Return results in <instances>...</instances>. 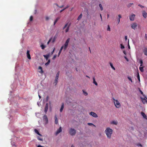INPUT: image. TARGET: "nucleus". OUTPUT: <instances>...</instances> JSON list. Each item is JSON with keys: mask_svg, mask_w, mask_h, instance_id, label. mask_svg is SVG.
I'll list each match as a JSON object with an SVG mask.
<instances>
[{"mask_svg": "<svg viewBox=\"0 0 147 147\" xmlns=\"http://www.w3.org/2000/svg\"><path fill=\"white\" fill-rule=\"evenodd\" d=\"M113 130L109 127H107L105 131V133L106 134L107 137L109 139H111V134L113 133Z\"/></svg>", "mask_w": 147, "mask_h": 147, "instance_id": "1", "label": "nucleus"}, {"mask_svg": "<svg viewBox=\"0 0 147 147\" xmlns=\"http://www.w3.org/2000/svg\"><path fill=\"white\" fill-rule=\"evenodd\" d=\"M69 40L70 38H67L64 44V46H63V49L64 51H65L67 47L68 43L69 42Z\"/></svg>", "mask_w": 147, "mask_h": 147, "instance_id": "2", "label": "nucleus"}, {"mask_svg": "<svg viewBox=\"0 0 147 147\" xmlns=\"http://www.w3.org/2000/svg\"><path fill=\"white\" fill-rule=\"evenodd\" d=\"M76 133V131L75 129L74 128H71L69 131V133L71 136H74Z\"/></svg>", "mask_w": 147, "mask_h": 147, "instance_id": "3", "label": "nucleus"}, {"mask_svg": "<svg viewBox=\"0 0 147 147\" xmlns=\"http://www.w3.org/2000/svg\"><path fill=\"white\" fill-rule=\"evenodd\" d=\"M138 24L136 23H133L131 24V28L135 30L137 29Z\"/></svg>", "mask_w": 147, "mask_h": 147, "instance_id": "4", "label": "nucleus"}, {"mask_svg": "<svg viewBox=\"0 0 147 147\" xmlns=\"http://www.w3.org/2000/svg\"><path fill=\"white\" fill-rule=\"evenodd\" d=\"M113 99L114 101V105L117 108H119V103L117 100H115L113 98Z\"/></svg>", "mask_w": 147, "mask_h": 147, "instance_id": "5", "label": "nucleus"}, {"mask_svg": "<svg viewBox=\"0 0 147 147\" xmlns=\"http://www.w3.org/2000/svg\"><path fill=\"white\" fill-rule=\"evenodd\" d=\"M144 97H141L142 101L144 104H145L147 103V98L145 96H143Z\"/></svg>", "mask_w": 147, "mask_h": 147, "instance_id": "6", "label": "nucleus"}, {"mask_svg": "<svg viewBox=\"0 0 147 147\" xmlns=\"http://www.w3.org/2000/svg\"><path fill=\"white\" fill-rule=\"evenodd\" d=\"M135 14H131L130 16H129V19L131 21H134V18L135 17Z\"/></svg>", "mask_w": 147, "mask_h": 147, "instance_id": "7", "label": "nucleus"}, {"mask_svg": "<svg viewBox=\"0 0 147 147\" xmlns=\"http://www.w3.org/2000/svg\"><path fill=\"white\" fill-rule=\"evenodd\" d=\"M142 14L144 18H146L147 17V13L145 11L143 10L142 11Z\"/></svg>", "mask_w": 147, "mask_h": 147, "instance_id": "8", "label": "nucleus"}, {"mask_svg": "<svg viewBox=\"0 0 147 147\" xmlns=\"http://www.w3.org/2000/svg\"><path fill=\"white\" fill-rule=\"evenodd\" d=\"M43 119L45 121V122L47 124L48 122V120L47 116L46 115H45L43 117Z\"/></svg>", "mask_w": 147, "mask_h": 147, "instance_id": "9", "label": "nucleus"}, {"mask_svg": "<svg viewBox=\"0 0 147 147\" xmlns=\"http://www.w3.org/2000/svg\"><path fill=\"white\" fill-rule=\"evenodd\" d=\"M90 114L94 117H98L97 115L95 113L93 112H90Z\"/></svg>", "mask_w": 147, "mask_h": 147, "instance_id": "10", "label": "nucleus"}, {"mask_svg": "<svg viewBox=\"0 0 147 147\" xmlns=\"http://www.w3.org/2000/svg\"><path fill=\"white\" fill-rule=\"evenodd\" d=\"M27 57L29 59H31L30 55V51L27 50L26 53Z\"/></svg>", "mask_w": 147, "mask_h": 147, "instance_id": "11", "label": "nucleus"}, {"mask_svg": "<svg viewBox=\"0 0 147 147\" xmlns=\"http://www.w3.org/2000/svg\"><path fill=\"white\" fill-rule=\"evenodd\" d=\"M62 131L61 127H60L59 129H58L56 131L55 133V135H57L59 133L61 132Z\"/></svg>", "mask_w": 147, "mask_h": 147, "instance_id": "12", "label": "nucleus"}, {"mask_svg": "<svg viewBox=\"0 0 147 147\" xmlns=\"http://www.w3.org/2000/svg\"><path fill=\"white\" fill-rule=\"evenodd\" d=\"M49 104L48 103H47L46 105V106L45 108V112L46 113L48 108Z\"/></svg>", "mask_w": 147, "mask_h": 147, "instance_id": "13", "label": "nucleus"}, {"mask_svg": "<svg viewBox=\"0 0 147 147\" xmlns=\"http://www.w3.org/2000/svg\"><path fill=\"white\" fill-rule=\"evenodd\" d=\"M50 55V53H49L48 54H47L46 55H44L43 56L46 59V60H48V59Z\"/></svg>", "mask_w": 147, "mask_h": 147, "instance_id": "14", "label": "nucleus"}, {"mask_svg": "<svg viewBox=\"0 0 147 147\" xmlns=\"http://www.w3.org/2000/svg\"><path fill=\"white\" fill-rule=\"evenodd\" d=\"M141 114L143 117L146 119H147V116L143 112L141 113Z\"/></svg>", "mask_w": 147, "mask_h": 147, "instance_id": "15", "label": "nucleus"}, {"mask_svg": "<svg viewBox=\"0 0 147 147\" xmlns=\"http://www.w3.org/2000/svg\"><path fill=\"white\" fill-rule=\"evenodd\" d=\"M38 69L40 70V71H39V72L40 73L42 74L44 72V71L42 69V67L41 66H39L38 68Z\"/></svg>", "mask_w": 147, "mask_h": 147, "instance_id": "16", "label": "nucleus"}, {"mask_svg": "<svg viewBox=\"0 0 147 147\" xmlns=\"http://www.w3.org/2000/svg\"><path fill=\"white\" fill-rule=\"evenodd\" d=\"M143 52L145 55L147 56V48H145L143 50Z\"/></svg>", "mask_w": 147, "mask_h": 147, "instance_id": "17", "label": "nucleus"}, {"mask_svg": "<svg viewBox=\"0 0 147 147\" xmlns=\"http://www.w3.org/2000/svg\"><path fill=\"white\" fill-rule=\"evenodd\" d=\"M63 46H62L61 47V48L60 49V50L59 51V53L58 54V57H59V55H60L62 49H63Z\"/></svg>", "mask_w": 147, "mask_h": 147, "instance_id": "18", "label": "nucleus"}, {"mask_svg": "<svg viewBox=\"0 0 147 147\" xmlns=\"http://www.w3.org/2000/svg\"><path fill=\"white\" fill-rule=\"evenodd\" d=\"M64 104L63 103L62 104L61 108L60 110V111L61 112H62V111L64 108Z\"/></svg>", "mask_w": 147, "mask_h": 147, "instance_id": "19", "label": "nucleus"}, {"mask_svg": "<svg viewBox=\"0 0 147 147\" xmlns=\"http://www.w3.org/2000/svg\"><path fill=\"white\" fill-rule=\"evenodd\" d=\"M55 123L56 124H57L58 123V121L56 115H55Z\"/></svg>", "mask_w": 147, "mask_h": 147, "instance_id": "20", "label": "nucleus"}, {"mask_svg": "<svg viewBox=\"0 0 147 147\" xmlns=\"http://www.w3.org/2000/svg\"><path fill=\"white\" fill-rule=\"evenodd\" d=\"M60 18V17H57L56 20H55L54 23V25H55L56 24V23H57V22L58 20H59Z\"/></svg>", "mask_w": 147, "mask_h": 147, "instance_id": "21", "label": "nucleus"}, {"mask_svg": "<svg viewBox=\"0 0 147 147\" xmlns=\"http://www.w3.org/2000/svg\"><path fill=\"white\" fill-rule=\"evenodd\" d=\"M93 83L96 86L98 85V84L97 82L95 81V79L94 77H93Z\"/></svg>", "mask_w": 147, "mask_h": 147, "instance_id": "22", "label": "nucleus"}, {"mask_svg": "<svg viewBox=\"0 0 147 147\" xmlns=\"http://www.w3.org/2000/svg\"><path fill=\"white\" fill-rule=\"evenodd\" d=\"M34 131H35V132L38 135H39L40 136H42V135L39 133L38 131V130L37 129H34Z\"/></svg>", "mask_w": 147, "mask_h": 147, "instance_id": "23", "label": "nucleus"}, {"mask_svg": "<svg viewBox=\"0 0 147 147\" xmlns=\"http://www.w3.org/2000/svg\"><path fill=\"white\" fill-rule=\"evenodd\" d=\"M59 71L57 73L56 76L55 77V79L58 80V78L59 77Z\"/></svg>", "mask_w": 147, "mask_h": 147, "instance_id": "24", "label": "nucleus"}, {"mask_svg": "<svg viewBox=\"0 0 147 147\" xmlns=\"http://www.w3.org/2000/svg\"><path fill=\"white\" fill-rule=\"evenodd\" d=\"M70 25H71V24L70 23L65 30L66 32H67L69 31V27Z\"/></svg>", "mask_w": 147, "mask_h": 147, "instance_id": "25", "label": "nucleus"}, {"mask_svg": "<svg viewBox=\"0 0 147 147\" xmlns=\"http://www.w3.org/2000/svg\"><path fill=\"white\" fill-rule=\"evenodd\" d=\"M111 123L116 125L117 124V122L116 121H113L111 122Z\"/></svg>", "mask_w": 147, "mask_h": 147, "instance_id": "26", "label": "nucleus"}, {"mask_svg": "<svg viewBox=\"0 0 147 147\" xmlns=\"http://www.w3.org/2000/svg\"><path fill=\"white\" fill-rule=\"evenodd\" d=\"M143 68H144V67L142 66H141V67L140 66V67L139 69H140V71L141 72H143V71H144Z\"/></svg>", "mask_w": 147, "mask_h": 147, "instance_id": "27", "label": "nucleus"}, {"mask_svg": "<svg viewBox=\"0 0 147 147\" xmlns=\"http://www.w3.org/2000/svg\"><path fill=\"white\" fill-rule=\"evenodd\" d=\"M110 65L111 67L114 70H115V68L113 67V65L112 64V63H111L110 62Z\"/></svg>", "mask_w": 147, "mask_h": 147, "instance_id": "28", "label": "nucleus"}, {"mask_svg": "<svg viewBox=\"0 0 147 147\" xmlns=\"http://www.w3.org/2000/svg\"><path fill=\"white\" fill-rule=\"evenodd\" d=\"M40 47H41V49H44L46 47L43 44H42L41 45Z\"/></svg>", "mask_w": 147, "mask_h": 147, "instance_id": "29", "label": "nucleus"}, {"mask_svg": "<svg viewBox=\"0 0 147 147\" xmlns=\"http://www.w3.org/2000/svg\"><path fill=\"white\" fill-rule=\"evenodd\" d=\"M137 77L138 79L139 82H140V77L139 74L138 72L137 73Z\"/></svg>", "mask_w": 147, "mask_h": 147, "instance_id": "30", "label": "nucleus"}, {"mask_svg": "<svg viewBox=\"0 0 147 147\" xmlns=\"http://www.w3.org/2000/svg\"><path fill=\"white\" fill-rule=\"evenodd\" d=\"M99 5L100 8V10L101 11H102L103 10V9L101 4H99Z\"/></svg>", "mask_w": 147, "mask_h": 147, "instance_id": "31", "label": "nucleus"}, {"mask_svg": "<svg viewBox=\"0 0 147 147\" xmlns=\"http://www.w3.org/2000/svg\"><path fill=\"white\" fill-rule=\"evenodd\" d=\"M82 17V14H81L80 15H79V16L78 17V18H77V20H80V19Z\"/></svg>", "mask_w": 147, "mask_h": 147, "instance_id": "32", "label": "nucleus"}, {"mask_svg": "<svg viewBox=\"0 0 147 147\" xmlns=\"http://www.w3.org/2000/svg\"><path fill=\"white\" fill-rule=\"evenodd\" d=\"M37 138L38 140H39L40 141H43V139L41 138H40V137L39 136L37 137Z\"/></svg>", "mask_w": 147, "mask_h": 147, "instance_id": "33", "label": "nucleus"}, {"mask_svg": "<svg viewBox=\"0 0 147 147\" xmlns=\"http://www.w3.org/2000/svg\"><path fill=\"white\" fill-rule=\"evenodd\" d=\"M83 94L84 95H85L86 96L87 95L88 93L87 92L84 91V90H83Z\"/></svg>", "mask_w": 147, "mask_h": 147, "instance_id": "34", "label": "nucleus"}, {"mask_svg": "<svg viewBox=\"0 0 147 147\" xmlns=\"http://www.w3.org/2000/svg\"><path fill=\"white\" fill-rule=\"evenodd\" d=\"M120 46L121 49H124L125 48L124 46L122 44H120Z\"/></svg>", "mask_w": 147, "mask_h": 147, "instance_id": "35", "label": "nucleus"}, {"mask_svg": "<svg viewBox=\"0 0 147 147\" xmlns=\"http://www.w3.org/2000/svg\"><path fill=\"white\" fill-rule=\"evenodd\" d=\"M140 66L141 67V66H142L143 62L142 61V60H140Z\"/></svg>", "mask_w": 147, "mask_h": 147, "instance_id": "36", "label": "nucleus"}, {"mask_svg": "<svg viewBox=\"0 0 147 147\" xmlns=\"http://www.w3.org/2000/svg\"><path fill=\"white\" fill-rule=\"evenodd\" d=\"M50 60L49 59L48 60L47 62L46 63H45V65H48L49 64V63H50Z\"/></svg>", "mask_w": 147, "mask_h": 147, "instance_id": "37", "label": "nucleus"}, {"mask_svg": "<svg viewBox=\"0 0 147 147\" xmlns=\"http://www.w3.org/2000/svg\"><path fill=\"white\" fill-rule=\"evenodd\" d=\"M68 25V23H66L65 24V25L64 27H63V29H64L65 28H66V27Z\"/></svg>", "mask_w": 147, "mask_h": 147, "instance_id": "38", "label": "nucleus"}, {"mask_svg": "<svg viewBox=\"0 0 147 147\" xmlns=\"http://www.w3.org/2000/svg\"><path fill=\"white\" fill-rule=\"evenodd\" d=\"M58 80L56 79H55V81H54V83L55 84V85L57 84V83L58 82Z\"/></svg>", "mask_w": 147, "mask_h": 147, "instance_id": "39", "label": "nucleus"}, {"mask_svg": "<svg viewBox=\"0 0 147 147\" xmlns=\"http://www.w3.org/2000/svg\"><path fill=\"white\" fill-rule=\"evenodd\" d=\"M33 19V17L32 16H31L30 17V21H32Z\"/></svg>", "mask_w": 147, "mask_h": 147, "instance_id": "40", "label": "nucleus"}, {"mask_svg": "<svg viewBox=\"0 0 147 147\" xmlns=\"http://www.w3.org/2000/svg\"><path fill=\"white\" fill-rule=\"evenodd\" d=\"M88 124L89 125H94V126H95V125H94L92 123H88Z\"/></svg>", "mask_w": 147, "mask_h": 147, "instance_id": "41", "label": "nucleus"}, {"mask_svg": "<svg viewBox=\"0 0 147 147\" xmlns=\"http://www.w3.org/2000/svg\"><path fill=\"white\" fill-rule=\"evenodd\" d=\"M140 92L141 94H142V95L143 96H145L144 95V94H143V92L141 90H140Z\"/></svg>", "mask_w": 147, "mask_h": 147, "instance_id": "42", "label": "nucleus"}, {"mask_svg": "<svg viewBox=\"0 0 147 147\" xmlns=\"http://www.w3.org/2000/svg\"><path fill=\"white\" fill-rule=\"evenodd\" d=\"M107 30L108 31H110V28L109 26V25H108Z\"/></svg>", "mask_w": 147, "mask_h": 147, "instance_id": "43", "label": "nucleus"}, {"mask_svg": "<svg viewBox=\"0 0 147 147\" xmlns=\"http://www.w3.org/2000/svg\"><path fill=\"white\" fill-rule=\"evenodd\" d=\"M56 57H57V55H55L53 56V58H52V59H53V60H54V59H55L56 58Z\"/></svg>", "mask_w": 147, "mask_h": 147, "instance_id": "44", "label": "nucleus"}, {"mask_svg": "<svg viewBox=\"0 0 147 147\" xmlns=\"http://www.w3.org/2000/svg\"><path fill=\"white\" fill-rule=\"evenodd\" d=\"M127 44H128V48L129 49H130V46H129V40L128 41Z\"/></svg>", "mask_w": 147, "mask_h": 147, "instance_id": "45", "label": "nucleus"}, {"mask_svg": "<svg viewBox=\"0 0 147 147\" xmlns=\"http://www.w3.org/2000/svg\"><path fill=\"white\" fill-rule=\"evenodd\" d=\"M46 20L47 21H48L49 19V18L47 16L45 17Z\"/></svg>", "mask_w": 147, "mask_h": 147, "instance_id": "46", "label": "nucleus"}, {"mask_svg": "<svg viewBox=\"0 0 147 147\" xmlns=\"http://www.w3.org/2000/svg\"><path fill=\"white\" fill-rule=\"evenodd\" d=\"M128 78L129 80L131 82H132V80L130 77H128Z\"/></svg>", "mask_w": 147, "mask_h": 147, "instance_id": "47", "label": "nucleus"}, {"mask_svg": "<svg viewBox=\"0 0 147 147\" xmlns=\"http://www.w3.org/2000/svg\"><path fill=\"white\" fill-rule=\"evenodd\" d=\"M123 53L125 55H126V51L124 50H123Z\"/></svg>", "mask_w": 147, "mask_h": 147, "instance_id": "48", "label": "nucleus"}, {"mask_svg": "<svg viewBox=\"0 0 147 147\" xmlns=\"http://www.w3.org/2000/svg\"><path fill=\"white\" fill-rule=\"evenodd\" d=\"M124 58L127 61H129L128 59L127 58L126 56H124Z\"/></svg>", "mask_w": 147, "mask_h": 147, "instance_id": "49", "label": "nucleus"}, {"mask_svg": "<svg viewBox=\"0 0 147 147\" xmlns=\"http://www.w3.org/2000/svg\"><path fill=\"white\" fill-rule=\"evenodd\" d=\"M55 48H54L53 50L51 52V55H52L53 54V53H54V51H55Z\"/></svg>", "mask_w": 147, "mask_h": 147, "instance_id": "50", "label": "nucleus"}, {"mask_svg": "<svg viewBox=\"0 0 147 147\" xmlns=\"http://www.w3.org/2000/svg\"><path fill=\"white\" fill-rule=\"evenodd\" d=\"M37 147H44L43 146H42L40 145H39L37 146Z\"/></svg>", "mask_w": 147, "mask_h": 147, "instance_id": "51", "label": "nucleus"}, {"mask_svg": "<svg viewBox=\"0 0 147 147\" xmlns=\"http://www.w3.org/2000/svg\"><path fill=\"white\" fill-rule=\"evenodd\" d=\"M65 8H64L63 9L61 10L60 11V13L61 12H62L63 11H64V10H65Z\"/></svg>", "mask_w": 147, "mask_h": 147, "instance_id": "52", "label": "nucleus"}, {"mask_svg": "<svg viewBox=\"0 0 147 147\" xmlns=\"http://www.w3.org/2000/svg\"><path fill=\"white\" fill-rule=\"evenodd\" d=\"M51 39H50L49 40V41L48 42H47V44L48 45V44H49V42H50L51 41Z\"/></svg>", "mask_w": 147, "mask_h": 147, "instance_id": "53", "label": "nucleus"}, {"mask_svg": "<svg viewBox=\"0 0 147 147\" xmlns=\"http://www.w3.org/2000/svg\"><path fill=\"white\" fill-rule=\"evenodd\" d=\"M138 6H139L141 8H143L144 7L140 5H138Z\"/></svg>", "mask_w": 147, "mask_h": 147, "instance_id": "54", "label": "nucleus"}, {"mask_svg": "<svg viewBox=\"0 0 147 147\" xmlns=\"http://www.w3.org/2000/svg\"><path fill=\"white\" fill-rule=\"evenodd\" d=\"M145 38L147 40V34H145Z\"/></svg>", "mask_w": 147, "mask_h": 147, "instance_id": "55", "label": "nucleus"}, {"mask_svg": "<svg viewBox=\"0 0 147 147\" xmlns=\"http://www.w3.org/2000/svg\"><path fill=\"white\" fill-rule=\"evenodd\" d=\"M125 40L126 41L127 39V36H125Z\"/></svg>", "mask_w": 147, "mask_h": 147, "instance_id": "56", "label": "nucleus"}, {"mask_svg": "<svg viewBox=\"0 0 147 147\" xmlns=\"http://www.w3.org/2000/svg\"><path fill=\"white\" fill-rule=\"evenodd\" d=\"M48 98H49V97H48V96H47V98H46V99H47V100H48Z\"/></svg>", "mask_w": 147, "mask_h": 147, "instance_id": "57", "label": "nucleus"}, {"mask_svg": "<svg viewBox=\"0 0 147 147\" xmlns=\"http://www.w3.org/2000/svg\"><path fill=\"white\" fill-rule=\"evenodd\" d=\"M68 7H69V6H67L65 8H65V9H66L68 8Z\"/></svg>", "mask_w": 147, "mask_h": 147, "instance_id": "58", "label": "nucleus"}, {"mask_svg": "<svg viewBox=\"0 0 147 147\" xmlns=\"http://www.w3.org/2000/svg\"><path fill=\"white\" fill-rule=\"evenodd\" d=\"M63 7V5H62L61 6H60L59 7H60V8H62V7Z\"/></svg>", "mask_w": 147, "mask_h": 147, "instance_id": "59", "label": "nucleus"}, {"mask_svg": "<svg viewBox=\"0 0 147 147\" xmlns=\"http://www.w3.org/2000/svg\"><path fill=\"white\" fill-rule=\"evenodd\" d=\"M100 18H101V20H102V16H101V14H100Z\"/></svg>", "mask_w": 147, "mask_h": 147, "instance_id": "60", "label": "nucleus"}, {"mask_svg": "<svg viewBox=\"0 0 147 147\" xmlns=\"http://www.w3.org/2000/svg\"><path fill=\"white\" fill-rule=\"evenodd\" d=\"M117 20L118 21L119 23V18H118Z\"/></svg>", "mask_w": 147, "mask_h": 147, "instance_id": "61", "label": "nucleus"}, {"mask_svg": "<svg viewBox=\"0 0 147 147\" xmlns=\"http://www.w3.org/2000/svg\"><path fill=\"white\" fill-rule=\"evenodd\" d=\"M38 96H39V97L40 98L41 97L39 94L38 95Z\"/></svg>", "mask_w": 147, "mask_h": 147, "instance_id": "62", "label": "nucleus"}, {"mask_svg": "<svg viewBox=\"0 0 147 147\" xmlns=\"http://www.w3.org/2000/svg\"><path fill=\"white\" fill-rule=\"evenodd\" d=\"M71 147H74L73 145H72Z\"/></svg>", "mask_w": 147, "mask_h": 147, "instance_id": "63", "label": "nucleus"}, {"mask_svg": "<svg viewBox=\"0 0 147 147\" xmlns=\"http://www.w3.org/2000/svg\"><path fill=\"white\" fill-rule=\"evenodd\" d=\"M109 15L108 14L107 15V18H109Z\"/></svg>", "mask_w": 147, "mask_h": 147, "instance_id": "64", "label": "nucleus"}]
</instances>
